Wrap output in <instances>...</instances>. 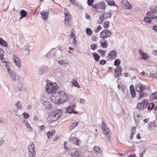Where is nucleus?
Listing matches in <instances>:
<instances>
[{
  "label": "nucleus",
  "mask_w": 157,
  "mask_h": 157,
  "mask_svg": "<svg viewBox=\"0 0 157 157\" xmlns=\"http://www.w3.org/2000/svg\"><path fill=\"white\" fill-rule=\"evenodd\" d=\"M61 115V111L56 109L50 113L48 117L47 121L50 127H54L58 123L57 120Z\"/></svg>",
  "instance_id": "nucleus-1"
},
{
  "label": "nucleus",
  "mask_w": 157,
  "mask_h": 157,
  "mask_svg": "<svg viewBox=\"0 0 157 157\" xmlns=\"http://www.w3.org/2000/svg\"><path fill=\"white\" fill-rule=\"evenodd\" d=\"M45 88L46 92L48 93H50L57 90V85L56 83H48L46 85Z\"/></svg>",
  "instance_id": "nucleus-2"
},
{
  "label": "nucleus",
  "mask_w": 157,
  "mask_h": 157,
  "mask_svg": "<svg viewBox=\"0 0 157 157\" xmlns=\"http://www.w3.org/2000/svg\"><path fill=\"white\" fill-rule=\"evenodd\" d=\"M101 128L104 133L107 136L106 140H109L110 137V132L109 130L105 123L103 121L101 124Z\"/></svg>",
  "instance_id": "nucleus-3"
},
{
  "label": "nucleus",
  "mask_w": 157,
  "mask_h": 157,
  "mask_svg": "<svg viewBox=\"0 0 157 157\" xmlns=\"http://www.w3.org/2000/svg\"><path fill=\"white\" fill-rule=\"evenodd\" d=\"M59 94L60 100L61 104L66 102L68 99V95L64 91H58Z\"/></svg>",
  "instance_id": "nucleus-4"
},
{
  "label": "nucleus",
  "mask_w": 157,
  "mask_h": 157,
  "mask_svg": "<svg viewBox=\"0 0 157 157\" xmlns=\"http://www.w3.org/2000/svg\"><path fill=\"white\" fill-rule=\"evenodd\" d=\"M59 95L58 92L53 93L51 96V99L52 102L57 104H61Z\"/></svg>",
  "instance_id": "nucleus-5"
},
{
  "label": "nucleus",
  "mask_w": 157,
  "mask_h": 157,
  "mask_svg": "<svg viewBox=\"0 0 157 157\" xmlns=\"http://www.w3.org/2000/svg\"><path fill=\"white\" fill-rule=\"evenodd\" d=\"M145 89V87L141 83H138L136 86V91L140 93L139 99H141L144 96L142 92Z\"/></svg>",
  "instance_id": "nucleus-6"
},
{
  "label": "nucleus",
  "mask_w": 157,
  "mask_h": 157,
  "mask_svg": "<svg viewBox=\"0 0 157 157\" xmlns=\"http://www.w3.org/2000/svg\"><path fill=\"white\" fill-rule=\"evenodd\" d=\"M35 145L32 144L28 147L29 156L28 157H35L36 151Z\"/></svg>",
  "instance_id": "nucleus-7"
},
{
  "label": "nucleus",
  "mask_w": 157,
  "mask_h": 157,
  "mask_svg": "<svg viewBox=\"0 0 157 157\" xmlns=\"http://www.w3.org/2000/svg\"><path fill=\"white\" fill-rule=\"evenodd\" d=\"M76 106V104H74L73 105H70L67 106L66 108V113L69 114L73 113L75 114H77L78 113V112L74 110Z\"/></svg>",
  "instance_id": "nucleus-8"
},
{
  "label": "nucleus",
  "mask_w": 157,
  "mask_h": 157,
  "mask_svg": "<svg viewBox=\"0 0 157 157\" xmlns=\"http://www.w3.org/2000/svg\"><path fill=\"white\" fill-rule=\"evenodd\" d=\"M112 16V14L111 13L107 12L104 13V14L101 15L98 22L99 24H101L104 20L107 18L111 17Z\"/></svg>",
  "instance_id": "nucleus-9"
},
{
  "label": "nucleus",
  "mask_w": 157,
  "mask_h": 157,
  "mask_svg": "<svg viewBox=\"0 0 157 157\" xmlns=\"http://www.w3.org/2000/svg\"><path fill=\"white\" fill-rule=\"evenodd\" d=\"M111 35V33L109 30L105 29L101 32L100 36L101 38L104 39L110 36Z\"/></svg>",
  "instance_id": "nucleus-10"
},
{
  "label": "nucleus",
  "mask_w": 157,
  "mask_h": 157,
  "mask_svg": "<svg viewBox=\"0 0 157 157\" xmlns=\"http://www.w3.org/2000/svg\"><path fill=\"white\" fill-rule=\"evenodd\" d=\"M69 141L71 143L75 144V145H79V140L75 138V135L74 133H72L70 136Z\"/></svg>",
  "instance_id": "nucleus-11"
},
{
  "label": "nucleus",
  "mask_w": 157,
  "mask_h": 157,
  "mask_svg": "<svg viewBox=\"0 0 157 157\" xmlns=\"http://www.w3.org/2000/svg\"><path fill=\"white\" fill-rule=\"evenodd\" d=\"M121 4L125 9L130 10L132 8L131 5L127 0H121Z\"/></svg>",
  "instance_id": "nucleus-12"
},
{
  "label": "nucleus",
  "mask_w": 157,
  "mask_h": 157,
  "mask_svg": "<svg viewBox=\"0 0 157 157\" xmlns=\"http://www.w3.org/2000/svg\"><path fill=\"white\" fill-rule=\"evenodd\" d=\"M146 15L147 16H150L152 19L157 18V12L156 11H150L148 12Z\"/></svg>",
  "instance_id": "nucleus-13"
},
{
  "label": "nucleus",
  "mask_w": 157,
  "mask_h": 157,
  "mask_svg": "<svg viewBox=\"0 0 157 157\" xmlns=\"http://www.w3.org/2000/svg\"><path fill=\"white\" fill-rule=\"evenodd\" d=\"M22 48L21 49L23 51L27 50L29 53V47H30L28 43H27L26 41H24L22 42Z\"/></svg>",
  "instance_id": "nucleus-14"
},
{
  "label": "nucleus",
  "mask_w": 157,
  "mask_h": 157,
  "mask_svg": "<svg viewBox=\"0 0 157 157\" xmlns=\"http://www.w3.org/2000/svg\"><path fill=\"white\" fill-rule=\"evenodd\" d=\"M13 58V60L16 66L18 67H21V61L20 58L16 55H14Z\"/></svg>",
  "instance_id": "nucleus-15"
},
{
  "label": "nucleus",
  "mask_w": 157,
  "mask_h": 157,
  "mask_svg": "<svg viewBox=\"0 0 157 157\" xmlns=\"http://www.w3.org/2000/svg\"><path fill=\"white\" fill-rule=\"evenodd\" d=\"M106 8V5L104 2H101L98 4V11L101 12Z\"/></svg>",
  "instance_id": "nucleus-16"
},
{
  "label": "nucleus",
  "mask_w": 157,
  "mask_h": 157,
  "mask_svg": "<svg viewBox=\"0 0 157 157\" xmlns=\"http://www.w3.org/2000/svg\"><path fill=\"white\" fill-rule=\"evenodd\" d=\"M41 15L42 18L44 19H47L49 15V11L48 10H45L41 12Z\"/></svg>",
  "instance_id": "nucleus-17"
},
{
  "label": "nucleus",
  "mask_w": 157,
  "mask_h": 157,
  "mask_svg": "<svg viewBox=\"0 0 157 157\" xmlns=\"http://www.w3.org/2000/svg\"><path fill=\"white\" fill-rule=\"evenodd\" d=\"M121 67L119 66L117 69L115 70L114 76L115 78L118 77L121 74Z\"/></svg>",
  "instance_id": "nucleus-18"
},
{
  "label": "nucleus",
  "mask_w": 157,
  "mask_h": 157,
  "mask_svg": "<svg viewBox=\"0 0 157 157\" xmlns=\"http://www.w3.org/2000/svg\"><path fill=\"white\" fill-rule=\"evenodd\" d=\"M42 103L45 108L51 109L52 107L51 103L49 101H42Z\"/></svg>",
  "instance_id": "nucleus-19"
},
{
  "label": "nucleus",
  "mask_w": 157,
  "mask_h": 157,
  "mask_svg": "<svg viewBox=\"0 0 157 157\" xmlns=\"http://www.w3.org/2000/svg\"><path fill=\"white\" fill-rule=\"evenodd\" d=\"M139 51L140 54L143 59H146L148 58V56L146 53L144 52L140 49H139Z\"/></svg>",
  "instance_id": "nucleus-20"
},
{
  "label": "nucleus",
  "mask_w": 157,
  "mask_h": 157,
  "mask_svg": "<svg viewBox=\"0 0 157 157\" xmlns=\"http://www.w3.org/2000/svg\"><path fill=\"white\" fill-rule=\"evenodd\" d=\"M101 46L103 48H106L108 46V42L106 40L103 39L100 41Z\"/></svg>",
  "instance_id": "nucleus-21"
},
{
  "label": "nucleus",
  "mask_w": 157,
  "mask_h": 157,
  "mask_svg": "<svg viewBox=\"0 0 157 157\" xmlns=\"http://www.w3.org/2000/svg\"><path fill=\"white\" fill-rule=\"evenodd\" d=\"M108 56L110 59H113L116 58V54L114 51H112L109 52Z\"/></svg>",
  "instance_id": "nucleus-22"
},
{
  "label": "nucleus",
  "mask_w": 157,
  "mask_h": 157,
  "mask_svg": "<svg viewBox=\"0 0 157 157\" xmlns=\"http://www.w3.org/2000/svg\"><path fill=\"white\" fill-rule=\"evenodd\" d=\"M10 76L13 81H15L17 79L16 74L13 71L8 73Z\"/></svg>",
  "instance_id": "nucleus-23"
},
{
  "label": "nucleus",
  "mask_w": 157,
  "mask_h": 157,
  "mask_svg": "<svg viewBox=\"0 0 157 157\" xmlns=\"http://www.w3.org/2000/svg\"><path fill=\"white\" fill-rule=\"evenodd\" d=\"M47 69L45 67H41L38 69V73L40 75H41L45 73Z\"/></svg>",
  "instance_id": "nucleus-24"
},
{
  "label": "nucleus",
  "mask_w": 157,
  "mask_h": 157,
  "mask_svg": "<svg viewBox=\"0 0 157 157\" xmlns=\"http://www.w3.org/2000/svg\"><path fill=\"white\" fill-rule=\"evenodd\" d=\"M130 89L132 97L133 98L135 97L136 96V92L135 91L134 86L132 85L130 86Z\"/></svg>",
  "instance_id": "nucleus-25"
},
{
  "label": "nucleus",
  "mask_w": 157,
  "mask_h": 157,
  "mask_svg": "<svg viewBox=\"0 0 157 157\" xmlns=\"http://www.w3.org/2000/svg\"><path fill=\"white\" fill-rule=\"evenodd\" d=\"M23 122L24 123V124L26 126L27 129L29 131H32L33 129L31 127L30 124L29 123L28 121L26 120H24L23 121Z\"/></svg>",
  "instance_id": "nucleus-26"
},
{
  "label": "nucleus",
  "mask_w": 157,
  "mask_h": 157,
  "mask_svg": "<svg viewBox=\"0 0 157 157\" xmlns=\"http://www.w3.org/2000/svg\"><path fill=\"white\" fill-rule=\"evenodd\" d=\"M58 63L61 65L66 67L67 65H69V64L64 60H61L58 61Z\"/></svg>",
  "instance_id": "nucleus-27"
},
{
  "label": "nucleus",
  "mask_w": 157,
  "mask_h": 157,
  "mask_svg": "<svg viewBox=\"0 0 157 157\" xmlns=\"http://www.w3.org/2000/svg\"><path fill=\"white\" fill-rule=\"evenodd\" d=\"M15 89L18 91H21L23 89V87L22 86L21 84L20 83L16 85Z\"/></svg>",
  "instance_id": "nucleus-28"
},
{
  "label": "nucleus",
  "mask_w": 157,
  "mask_h": 157,
  "mask_svg": "<svg viewBox=\"0 0 157 157\" xmlns=\"http://www.w3.org/2000/svg\"><path fill=\"white\" fill-rule=\"evenodd\" d=\"M0 44H1L5 47H6L8 46V44L7 42L1 37H0Z\"/></svg>",
  "instance_id": "nucleus-29"
},
{
  "label": "nucleus",
  "mask_w": 157,
  "mask_h": 157,
  "mask_svg": "<svg viewBox=\"0 0 157 157\" xmlns=\"http://www.w3.org/2000/svg\"><path fill=\"white\" fill-rule=\"evenodd\" d=\"M141 101L142 104L143 108H146L148 104V101L146 99H144Z\"/></svg>",
  "instance_id": "nucleus-30"
},
{
  "label": "nucleus",
  "mask_w": 157,
  "mask_h": 157,
  "mask_svg": "<svg viewBox=\"0 0 157 157\" xmlns=\"http://www.w3.org/2000/svg\"><path fill=\"white\" fill-rule=\"evenodd\" d=\"M147 106V112H150V111L152 110L154 107V104L152 103H151L148 105Z\"/></svg>",
  "instance_id": "nucleus-31"
},
{
  "label": "nucleus",
  "mask_w": 157,
  "mask_h": 157,
  "mask_svg": "<svg viewBox=\"0 0 157 157\" xmlns=\"http://www.w3.org/2000/svg\"><path fill=\"white\" fill-rule=\"evenodd\" d=\"M15 106L18 109H22V105L20 101H18L16 103Z\"/></svg>",
  "instance_id": "nucleus-32"
},
{
  "label": "nucleus",
  "mask_w": 157,
  "mask_h": 157,
  "mask_svg": "<svg viewBox=\"0 0 157 157\" xmlns=\"http://www.w3.org/2000/svg\"><path fill=\"white\" fill-rule=\"evenodd\" d=\"M136 127L135 126H133L132 127L131 130V135L130 137L131 139H132L133 137V135L134 134L136 131Z\"/></svg>",
  "instance_id": "nucleus-33"
},
{
  "label": "nucleus",
  "mask_w": 157,
  "mask_h": 157,
  "mask_svg": "<svg viewBox=\"0 0 157 157\" xmlns=\"http://www.w3.org/2000/svg\"><path fill=\"white\" fill-rule=\"evenodd\" d=\"M78 124V122H74L69 127V130H71L75 128Z\"/></svg>",
  "instance_id": "nucleus-34"
},
{
  "label": "nucleus",
  "mask_w": 157,
  "mask_h": 157,
  "mask_svg": "<svg viewBox=\"0 0 157 157\" xmlns=\"http://www.w3.org/2000/svg\"><path fill=\"white\" fill-rule=\"evenodd\" d=\"M93 149L95 152L99 153H100L101 151L100 147L97 146H95L93 148Z\"/></svg>",
  "instance_id": "nucleus-35"
},
{
  "label": "nucleus",
  "mask_w": 157,
  "mask_h": 157,
  "mask_svg": "<svg viewBox=\"0 0 157 157\" xmlns=\"http://www.w3.org/2000/svg\"><path fill=\"white\" fill-rule=\"evenodd\" d=\"M48 128V125H43L39 126V129L41 131L45 130Z\"/></svg>",
  "instance_id": "nucleus-36"
},
{
  "label": "nucleus",
  "mask_w": 157,
  "mask_h": 157,
  "mask_svg": "<svg viewBox=\"0 0 157 157\" xmlns=\"http://www.w3.org/2000/svg\"><path fill=\"white\" fill-rule=\"evenodd\" d=\"M55 132L54 130H52L48 132L47 135L48 138H51L53 135V132Z\"/></svg>",
  "instance_id": "nucleus-37"
},
{
  "label": "nucleus",
  "mask_w": 157,
  "mask_h": 157,
  "mask_svg": "<svg viewBox=\"0 0 157 157\" xmlns=\"http://www.w3.org/2000/svg\"><path fill=\"white\" fill-rule=\"evenodd\" d=\"M72 85L78 88H80V86L78 85V82L75 79H73L72 80Z\"/></svg>",
  "instance_id": "nucleus-38"
},
{
  "label": "nucleus",
  "mask_w": 157,
  "mask_h": 157,
  "mask_svg": "<svg viewBox=\"0 0 157 157\" xmlns=\"http://www.w3.org/2000/svg\"><path fill=\"white\" fill-rule=\"evenodd\" d=\"M151 18L150 17V16H147L144 18V21L147 23H151Z\"/></svg>",
  "instance_id": "nucleus-39"
},
{
  "label": "nucleus",
  "mask_w": 157,
  "mask_h": 157,
  "mask_svg": "<svg viewBox=\"0 0 157 157\" xmlns=\"http://www.w3.org/2000/svg\"><path fill=\"white\" fill-rule=\"evenodd\" d=\"M93 56L95 59L97 61H98L100 58V56L97 53H94L93 54Z\"/></svg>",
  "instance_id": "nucleus-40"
},
{
  "label": "nucleus",
  "mask_w": 157,
  "mask_h": 157,
  "mask_svg": "<svg viewBox=\"0 0 157 157\" xmlns=\"http://www.w3.org/2000/svg\"><path fill=\"white\" fill-rule=\"evenodd\" d=\"M86 34L89 36H91L92 33V31L89 28H87L86 29Z\"/></svg>",
  "instance_id": "nucleus-41"
},
{
  "label": "nucleus",
  "mask_w": 157,
  "mask_h": 157,
  "mask_svg": "<svg viewBox=\"0 0 157 157\" xmlns=\"http://www.w3.org/2000/svg\"><path fill=\"white\" fill-rule=\"evenodd\" d=\"M151 98L152 99H157V92H155L152 94L151 96Z\"/></svg>",
  "instance_id": "nucleus-42"
},
{
  "label": "nucleus",
  "mask_w": 157,
  "mask_h": 157,
  "mask_svg": "<svg viewBox=\"0 0 157 157\" xmlns=\"http://www.w3.org/2000/svg\"><path fill=\"white\" fill-rule=\"evenodd\" d=\"M108 4L109 6H117L115 3V2L113 0H109L108 2Z\"/></svg>",
  "instance_id": "nucleus-43"
},
{
  "label": "nucleus",
  "mask_w": 157,
  "mask_h": 157,
  "mask_svg": "<svg viewBox=\"0 0 157 157\" xmlns=\"http://www.w3.org/2000/svg\"><path fill=\"white\" fill-rule=\"evenodd\" d=\"M20 14L21 16H22V17H25L27 15L26 12L24 10H21L20 12Z\"/></svg>",
  "instance_id": "nucleus-44"
},
{
  "label": "nucleus",
  "mask_w": 157,
  "mask_h": 157,
  "mask_svg": "<svg viewBox=\"0 0 157 157\" xmlns=\"http://www.w3.org/2000/svg\"><path fill=\"white\" fill-rule=\"evenodd\" d=\"M121 61L119 59H117L114 61V65L116 66H118L120 64Z\"/></svg>",
  "instance_id": "nucleus-45"
},
{
  "label": "nucleus",
  "mask_w": 157,
  "mask_h": 157,
  "mask_svg": "<svg viewBox=\"0 0 157 157\" xmlns=\"http://www.w3.org/2000/svg\"><path fill=\"white\" fill-rule=\"evenodd\" d=\"M90 47L92 49L94 50L97 48V45L96 44H92L90 45Z\"/></svg>",
  "instance_id": "nucleus-46"
},
{
  "label": "nucleus",
  "mask_w": 157,
  "mask_h": 157,
  "mask_svg": "<svg viewBox=\"0 0 157 157\" xmlns=\"http://www.w3.org/2000/svg\"><path fill=\"white\" fill-rule=\"evenodd\" d=\"M98 52L99 54H101L102 56H105L106 52L105 51L102 50H98Z\"/></svg>",
  "instance_id": "nucleus-47"
},
{
  "label": "nucleus",
  "mask_w": 157,
  "mask_h": 157,
  "mask_svg": "<svg viewBox=\"0 0 157 157\" xmlns=\"http://www.w3.org/2000/svg\"><path fill=\"white\" fill-rule=\"evenodd\" d=\"M23 115L24 116V117L25 119L29 118L30 117L29 114L28 113L24 112Z\"/></svg>",
  "instance_id": "nucleus-48"
},
{
  "label": "nucleus",
  "mask_w": 157,
  "mask_h": 157,
  "mask_svg": "<svg viewBox=\"0 0 157 157\" xmlns=\"http://www.w3.org/2000/svg\"><path fill=\"white\" fill-rule=\"evenodd\" d=\"M148 76L152 77L157 79V71H156L155 73H151Z\"/></svg>",
  "instance_id": "nucleus-49"
},
{
  "label": "nucleus",
  "mask_w": 157,
  "mask_h": 157,
  "mask_svg": "<svg viewBox=\"0 0 157 157\" xmlns=\"http://www.w3.org/2000/svg\"><path fill=\"white\" fill-rule=\"evenodd\" d=\"M109 21H106L104 24V27L105 29L108 28L109 27Z\"/></svg>",
  "instance_id": "nucleus-50"
},
{
  "label": "nucleus",
  "mask_w": 157,
  "mask_h": 157,
  "mask_svg": "<svg viewBox=\"0 0 157 157\" xmlns=\"http://www.w3.org/2000/svg\"><path fill=\"white\" fill-rule=\"evenodd\" d=\"M94 2V0H87V3L88 5L90 6H92Z\"/></svg>",
  "instance_id": "nucleus-51"
},
{
  "label": "nucleus",
  "mask_w": 157,
  "mask_h": 157,
  "mask_svg": "<svg viewBox=\"0 0 157 157\" xmlns=\"http://www.w3.org/2000/svg\"><path fill=\"white\" fill-rule=\"evenodd\" d=\"M65 15V20L67 19L70 20L71 18V15L70 13H68V14H66Z\"/></svg>",
  "instance_id": "nucleus-52"
},
{
  "label": "nucleus",
  "mask_w": 157,
  "mask_h": 157,
  "mask_svg": "<svg viewBox=\"0 0 157 157\" xmlns=\"http://www.w3.org/2000/svg\"><path fill=\"white\" fill-rule=\"evenodd\" d=\"M72 157H79V154L78 151L75 152L73 153L72 155Z\"/></svg>",
  "instance_id": "nucleus-53"
},
{
  "label": "nucleus",
  "mask_w": 157,
  "mask_h": 157,
  "mask_svg": "<svg viewBox=\"0 0 157 157\" xmlns=\"http://www.w3.org/2000/svg\"><path fill=\"white\" fill-rule=\"evenodd\" d=\"M137 108L138 109H140L142 108H143V106L142 105V104L141 102V101H140V102H139L137 104Z\"/></svg>",
  "instance_id": "nucleus-54"
},
{
  "label": "nucleus",
  "mask_w": 157,
  "mask_h": 157,
  "mask_svg": "<svg viewBox=\"0 0 157 157\" xmlns=\"http://www.w3.org/2000/svg\"><path fill=\"white\" fill-rule=\"evenodd\" d=\"M4 55V51L0 48V58L2 59L3 58Z\"/></svg>",
  "instance_id": "nucleus-55"
},
{
  "label": "nucleus",
  "mask_w": 157,
  "mask_h": 157,
  "mask_svg": "<svg viewBox=\"0 0 157 157\" xmlns=\"http://www.w3.org/2000/svg\"><path fill=\"white\" fill-rule=\"evenodd\" d=\"M101 27L100 25H99L98 26L97 28L96 29L94 30V32L96 33H98L99 31L101 30Z\"/></svg>",
  "instance_id": "nucleus-56"
},
{
  "label": "nucleus",
  "mask_w": 157,
  "mask_h": 157,
  "mask_svg": "<svg viewBox=\"0 0 157 157\" xmlns=\"http://www.w3.org/2000/svg\"><path fill=\"white\" fill-rule=\"evenodd\" d=\"M6 67L8 73L10 72L13 71L11 69L10 66L8 65H6Z\"/></svg>",
  "instance_id": "nucleus-57"
},
{
  "label": "nucleus",
  "mask_w": 157,
  "mask_h": 157,
  "mask_svg": "<svg viewBox=\"0 0 157 157\" xmlns=\"http://www.w3.org/2000/svg\"><path fill=\"white\" fill-rule=\"evenodd\" d=\"M118 88L119 89H121L122 90H124L125 89V86L123 85H118Z\"/></svg>",
  "instance_id": "nucleus-58"
},
{
  "label": "nucleus",
  "mask_w": 157,
  "mask_h": 157,
  "mask_svg": "<svg viewBox=\"0 0 157 157\" xmlns=\"http://www.w3.org/2000/svg\"><path fill=\"white\" fill-rule=\"evenodd\" d=\"M70 23V20H64V25H69Z\"/></svg>",
  "instance_id": "nucleus-59"
},
{
  "label": "nucleus",
  "mask_w": 157,
  "mask_h": 157,
  "mask_svg": "<svg viewBox=\"0 0 157 157\" xmlns=\"http://www.w3.org/2000/svg\"><path fill=\"white\" fill-rule=\"evenodd\" d=\"M70 2L71 3H72L74 5H75L76 6H79L78 3V2H75V0L73 1L71 0V1Z\"/></svg>",
  "instance_id": "nucleus-60"
},
{
  "label": "nucleus",
  "mask_w": 157,
  "mask_h": 157,
  "mask_svg": "<svg viewBox=\"0 0 157 157\" xmlns=\"http://www.w3.org/2000/svg\"><path fill=\"white\" fill-rule=\"evenodd\" d=\"M134 119L135 121L136 125V126H138L139 125V120L137 119L136 117H134Z\"/></svg>",
  "instance_id": "nucleus-61"
},
{
  "label": "nucleus",
  "mask_w": 157,
  "mask_h": 157,
  "mask_svg": "<svg viewBox=\"0 0 157 157\" xmlns=\"http://www.w3.org/2000/svg\"><path fill=\"white\" fill-rule=\"evenodd\" d=\"M146 149H144V150L141 152L140 155V157H143V154L145 152Z\"/></svg>",
  "instance_id": "nucleus-62"
},
{
  "label": "nucleus",
  "mask_w": 157,
  "mask_h": 157,
  "mask_svg": "<svg viewBox=\"0 0 157 157\" xmlns=\"http://www.w3.org/2000/svg\"><path fill=\"white\" fill-rule=\"evenodd\" d=\"M92 6L93 8L96 9L98 11V4H94L93 5H92Z\"/></svg>",
  "instance_id": "nucleus-63"
},
{
  "label": "nucleus",
  "mask_w": 157,
  "mask_h": 157,
  "mask_svg": "<svg viewBox=\"0 0 157 157\" xmlns=\"http://www.w3.org/2000/svg\"><path fill=\"white\" fill-rule=\"evenodd\" d=\"M153 30L157 33V26L154 25L152 27Z\"/></svg>",
  "instance_id": "nucleus-64"
}]
</instances>
